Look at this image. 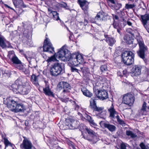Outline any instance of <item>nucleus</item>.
<instances>
[{
	"label": "nucleus",
	"mask_w": 149,
	"mask_h": 149,
	"mask_svg": "<svg viewBox=\"0 0 149 149\" xmlns=\"http://www.w3.org/2000/svg\"><path fill=\"white\" fill-rule=\"evenodd\" d=\"M57 59L63 61H70V63L75 66L83 63V59L82 56L77 53H73L71 54L70 52L67 49L63 47L57 53L49 58L47 61L48 62L54 61Z\"/></svg>",
	"instance_id": "1"
},
{
	"label": "nucleus",
	"mask_w": 149,
	"mask_h": 149,
	"mask_svg": "<svg viewBox=\"0 0 149 149\" xmlns=\"http://www.w3.org/2000/svg\"><path fill=\"white\" fill-rule=\"evenodd\" d=\"M12 87L13 91H17V92L22 95L28 94L32 88L29 81L20 79L16 80L15 83L12 85Z\"/></svg>",
	"instance_id": "2"
},
{
	"label": "nucleus",
	"mask_w": 149,
	"mask_h": 149,
	"mask_svg": "<svg viewBox=\"0 0 149 149\" xmlns=\"http://www.w3.org/2000/svg\"><path fill=\"white\" fill-rule=\"evenodd\" d=\"M135 40H136L137 43H134L133 42L131 43L132 44V47L134 48L136 46L137 44H138L139 49L137 51V53L139 57L145 60V55L148 52V48L145 45L143 39L139 33L136 36Z\"/></svg>",
	"instance_id": "3"
},
{
	"label": "nucleus",
	"mask_w": 149,
	"mask_h": 149,
	"mask_svg": "<svg viewBox=\"0 0 149 149\" xmlns=\"http://www.w3.org/2000/svg\"><path fill=\"white\" fill-rule=\"evenodd\" d=\"M6 100L7 107L12 111L17 112L23 111L25 110V107L22 104L18 103L17 102L12 99L7 98Z\"/></svg>",
	"instance_id": "4"
},
{
	"label": "nucleus",
	"mask_w": 149,
	"mask_h": 149,
	"mask_svg": "<svg viewBox=\"0 0 149 149\" xmlns=\"http://www.w3.org/2000/svg\"><path fill=\"white\" fill-rule=\"evenodd\" d=\"M62 64L58 63L52 65L50 68V72L51 76L56 77L63 74L64 72Z\"/></svg>",
	"instance_id": "5"
},
{
	"label": "nucleus",
	"mask_w": 149,
	"mask_h": 149,
	"mask_svg": "<svg viewBox=\"0 0 149 149\" xmlns=\"http://www.w3.org/2000/svg\"><path fill=\"white\" fill-rule=\"evenodd\" d=\"M134 56L131 51H125L121 55L122 61L125 65H130L134 62Z\"/></svg>",
	"instance_id": "6"
},
{
	"label": "nucleus",
	"mask_w": 149,
	"mask_h": 149,
	"mask_svg": "<svg viewBox=\"0 0 149 149\" xmlns=\"http://www.w3.org/2000/svg\"><path fill=\"white\" fill-rule=\"evenodd\" d=\"M66 128L73 130L76 128L79 125V122L72 118L66 119L65 123Z\"/></svg>",
	"instance_id": "7"
},
{
	"label": "nucleus",
	"mask_w": 149,
	"mask_h": 149,
	"mask_svg": "<svg viewBox=\"0 0 149 149\" xmlns=\"http://www.w3.org/2000/svg\"><path fill=\"white\" fill-rule=\"evenodd\" d=\"M47 34L46 35V38L44 40L43 48L44 52H49L50 53L54 52V48L52 46L49 39L47 37Z\"/></svg>",
	"instance_id": "8"
},
{
	"label": "nucleus",
	"mask_w": 149,
	"mask_h": 149,
	"mask_svg": "<svg viewBox=\"0 0 149 149\" xmlns=\"http://www.w3.org/2000/svg\"><path fill=\"white\" fill-rule=\"evenodd\" d=\"M134 101V97L132 95L127 93L123 95L122 99L123 103L131 106L133 104Z\"/></svg>",
	"instance_id": "9"
},
{
	"label": "nucleus",
	"mask_w": 149,
	"mask_h": 149,
	"mask_svg": "<svg viewBox=\"0 0 149 149\" xmlns=\"http://www.w3.org/2000/svg\"><path fill=\"white\" fill-rule=\"evenodd\" d=\"M57 88L59 90L63 89L62 92L65 93L70 92L71 87L68 83L66 82L63 81L59 83L57 86Z\"/></svg>",
	"instance_id": "10"
},
{
	"label": "nucleus",
	"mask_w": 149,
	"mask_h": 149,
	"mask_svg": "<svg viewBox=\"0 0 149 149\" xmlns=\"http://www.w3.org/2000/svg\"><path fill=\"white\" fill-rule=\"evenodd\" d=\"M8 56L10 59L13 64L16 65L21 63V61L14 54V52L13 51L9 52Z\"/></svg>",
	"instance_id": "11"
},
{
	"label": "nucleus",
	"mask_w": 149,
	"mask_h": 149,
	"mask_svg": "<svg viewBox=\"0 0 149 149\" xmlns=\"http://www.w3.org/2000/svg\"><path fill=\"white\" fill-rule=\"evenodd\" d=\"M78 2L80 7L84 11V14L87 15H88L89 3L85 0H78Z\"/></svg>",
	"instance_id": "12"
},
{
	"label": "nucleus",
	"mask_w": 149,
	"mask_h": 149,
	"mask_svg": "<svg viewBox=\"0 0 149 149\" xmlns=\"http://www.w3.org/2000/svg\"><path fill=\"white\" fill-rule=\"evenodd\" d=\"M95 82L96 86L102 88L104 84H106L107 79L105 77L97 76L95 79Z\"/></svg>",
	"instance_id": "13"
},
{
	"label": "nucleus",
	"mask_w": 149,
	"mask_h": 149,
	"mask_svg": "<svg viewBox=\"0 0 149 149\" xmlns=\"http://www.w3.org/2000/svg\"><path fill=\"white\" fill-rule=\"evenodd\" d=\"M22 149H36L34 146H33L31 142L27 139H24L22 143L20 145Z\"/></svg>",
	"instance_id": "14"
},
{
	"label": "nucleus",
	"mask_w": 149,
	"mask_h": 149,
	"mask_svg": "<svg viewBox=\"0 0 149 149\" xmlns=\"http://www.w3.org/2000/svg\"><path fill=\"white\" fill-rule=\"evenodd\" d=\"M96 95L97 98L102 100L106 99L108 97V93L104 90L98 91Z\"/></svg>",
	"instance_id": "15"
},
{
	"label": "nucleus",
	"mask_w": 149,
	"mask_h": 149,
	"mask_svg": "<svg viewBox=\"0 0 149 149\" xmlns=\"http://www.w3.org/2000/svg\"><path fill=\"white\" fill-rule=\"evenodd\" d=\"M141 67L138 65L134 66L131 71L132 76H137L140 74L141 72Z\"/></svg>",
	"instance_id": "16"
},
{
	"label": "nucleus",
	"mask_w": 149,
	"mask_h": 149,
	"mask_svg": "<svg viewBox=\"0 0 149 149\" xmlns=\"http://www.w3.org/2000/svg\"><path fill=\"white\" fill-rule=\"evenodd\" d=\"M0 46L2 48L11 47V46L9 45V43L6 41L3 36L0 34Z\"/></svg>",
	"instance_id": "17"
},
{
	"label": "nucleus",
	"mask_w": 149,
	"mask_h": 149,
	"mask_svg": "<svg viewBox=\"0 0 149 149\" xmlns=\"http://www.w3.org/2000/svg\"><path fill=\"white\" fill-rule=\"evenodd\" d=\"M100 124L101 126L107 128L111 132H113L116 130V127L114 125L106 123L103 121H100Z\"/></svg>",
	"instance_id": "18"
},
{
	"label": "nucleus",
	"mask_w": 149,
	"mask_h": 149,
	"mask_svg": "<svg viewBox=\"0 0 149 149\" xmlns=\"http://www.w3.org/2000/svg\"><path fill=\"white\" fill-rule=\"evenodd\" d=\"M83 137L85 139L87 140L92 144L96 143L98 140L96 135H88L86 136L83 135Z\"/></svg>",
	"instance_id": "19"
},
{
	"label": "nucleus",
	"mask_w": 149,
	"mask_h": 149,
	"mask_svg": "<svg viewBox=\"0 0 149 149\" xmlns=\"http://www.w3.org/2000/svg\"><path fill=\"white\" fill-rule=\"evenodd\" d=\"M108 111L109 114V116L112 118H115L117 115H118V113L114 109L113 104L108 109Z\"/></svg>",
	"instance_id": "20"
},
{
	"label": "nucleus",
	"mask_w": 149,
	"mask_h": 149,
	"mask_svg": "<svg viewBox=\"0 0 149 149\" xmlns=\"http://www.w3.org/2000/svg\"><path fill=\"white\" fill-rule=\"evenodd\" d=\"M104 18V14L102 12H100L98 13L95 18L91 20V22L93 23H95L96 21H103Z\"/></svg>",
	"instance_id": "21"
},
{
	"label": "nucleus",
	"mask_w": 149,
	"mask_h": 149,
	"mask_svg": "<svg viewBox=\"0 0 149 149\" xmlns=\"http://www.w3.org/2000/svg\"><path fill=\"white\" fill-rule=\"evenodd\" d=\"M44 93L47 95L54 97V95L50 89L49 86L48 84H46L45 86L43 88Z\"/></svg>",
	"instance_id": "22"
},
{
	"label": "nucleus",
	"mask_w": 149,
	"mask_h": 149,
	"mask_svg": "<svg viewBox=\"0 0 149 149\" xmlns=\"http://www.w3.org/2000/svg\"><path fill=\"white\" fill-rule=\"evenodd\" d=\"M39 76H36L33 74L31 76L30 81L35 86L38 87L39 86L38 82V77Z\"/></svg>",
	"instance_id": "23"
},
{
	"label": "nucleus",
	"mask_w": 149,
	"mask_h": 149,
	"mask_svg": "<svg viewBox=\"0 0 149 149\" xmlns=\"http://www.w3.org/2000/svg\"><path fill=\"white\" fill-rule=\"evenodd\" d=\"M141 20L142 24L147 23L149 22V14L146 13L145 15H141Z\"/></svg>",
	"instance_id": "24"
},
{
	"label": "nucleus",
	"mask_w": 149,
	"mask_h": 149,
	"mask_svg": "<svg viewBox=\"0 0 149 149\" xmlns=\"http://www.w3.org/2000/svg\"><path fill=\"white\" fill-rule=\"evenodd\" d=\"M81 91L83 94L87 97H91L93 95V93L85 87L81 88Z\"/></svg>",
	"instance_id": "25"
},
{
	"label": "nucleus",
	"mask_w": 149,
	"mask_h": 149,
	"mask_svg": "<svg viewBox=\"0 0 149 149\" xmlns=\"http://www.w3.org/2000/svg\"><path fill=\"white\" fill-rule=\"evenodd\" d=\"M107 112L105 110H103L96 115L98 118L105 119L106 118Z\"/></svg>",
	"instance_id": "26"
},
{
	"label": "nucleus",
	"mask_w": 149,
	"mask_h": 149,
	"mask_svg": "<svg viewBox=\"0 0 149 149\" xmlns=\"http://www.w3.org/2000/svg\"><path fill=\"white\" fill-rule=\"evenodd\" d=\"M146 106V103L144 102L141 108V112L143 115H146L147 114L146 108L147 107Z\"/></svg>",
	"instance_id": "27"
},
{
	"label": "nucleus",
	"mask_w": 149,
	"mask_h": 149,
	"mask_svg": "<svg viewBox=\"0 0 149 149\" xmlns=\"http://www.w3.org/2000/svg\"><path fill=\"white\" fill-rule=\"evenodd\" d=\"M106 41L108 43L109 46H112L115 42L116 40L113 38L107 37L106 38Z\"/></svg>",
	"instance_id": "28"
},
{
	"label": "nucleus",
	"mask_w": 149,
	"mask_h": 149,
	"mask_svg": "<svg viewBox=\"0 0 149 149\" xmlns=\"http://www.w3.org/2000/svg\"><path fill=\"white\" fill-rule=\"evenodd\" d=\"M96 97H93L90 100V105L91 108L93 109L95 107L97 106V104L95 100Z\"/></svg>",
	"instance_id": "29"
},
{
	"label": "nucleus",
	"mask_w": 149,
	"mask_h": 149,
	"mask_svg": "<svg viewBox=\"0 0 149 149\" xmlns=\"http://www.w3.org/2000/svg\"><path fill=\"white\" fill-rule=\"evenodd\" d=\"M104 109V108L103 107H99L97 106L93 109V113L96 116L97 113H98Z\"/></svg>",
	"instance_id": "30"
},
{
	"label": "nucleus",
	"mask_w": 149,
	"mask_h": 149,
	"mask_svg": "<svg viewBox=\"0 0 149 149\" xmlns=\"http://www.w3.org/2000/svg\"><path fill=\"white\" fill-rule=\"evenodd\" d=\"M124 40L127 43L129 44L132 43L134 40L132 39L130 36L128 35L125 36L124 37Z\"/></svg>",
	"instance_id": "31"
},
{
	"label": "nucleus",
	"mask_w": 149,
	"mask_h": 149,
	"mask_svg": "<svg viewBox=\"0 0 149 149\" xmlns=\"http://www.w3.org/2000/svg\"><path fill=\"white\" fill-rule=\"evenodd\" d=\"M132 29L131 28H128L127 30V32L131 34L132 36H134V33H136L137 32V29L136 28H134L132 26Z\"/></svg>",
	"instance_id": "32"
},
{
	"label": "nucleus",
	"mask_w": 149,
	"mask_h": 149,
	"mask_svg": "<svg viewBox=\"0 0 149 149\" xmlns=\"http://www.w3.org/2000/svg\"><path fill=\"white\" fill-rule=\"evenodd\" d=\"M86 118L87 120L90 123V124L91 125H92L94 126H96L97 125V124L94 122V120L90 116L87 115L86 116Z\"/></svg>",
	"instance_id": "33"
},
{
	"label": "nucleus",
	"mask_w": 149,
	"mask_h": 149,
	"mask_svg": "<svg viewBox=\"0 0 149 149\" xmlns=\"http://www.w3.org/2000/svg\"><path fill=\"white\" fill-rule=\"evenodd\" d=\"M126 134L127 135L130 136L131 138H134L136 137L137 135L134 133L133 132L130 130H126Z\"/></svg>",
	"instance_id": "34"
},
{
	"label": "nucleus",
	"mask_w": 149,
	"mask_h": 149,
	"mask_svg": "<svg viewBox=\"0 0 149 149\" xmlns=\"http://www.w3.org/2000/svg\"><path fill=\"white\" fill-rule=\"evenodd\" d=\"M112 3L113 4V6L115 9L116 10H119L122 6V4L117 2H116L114 1V3Z\"/></svg>",
	"instance_id": "35"
},
{
	"label": "nucleus",
	"mask_w": 149,
	"mask_h": 149,
	"mask_svg": "<svg viewBox=\"0 0 149 149\" xmlns=\"http://www.w3.org/2000/svg\"><path fill=\"white\" fill-rule=\"evenodd\" d=\"M53 18L54 20H58L59 19L58 13L56 11L53 12Z\"/></svg>",
	"instance_id": "36"
},
{
	"label": "nucleus",
	"mask_w": 149,
	"mask_h": 149,
	"mask_svg": "<svg viewBox=\"0 0 149 149\" xmlns=\"http://www.w3.org/2000/svg\"><path fill=\"white\" fill-rule=\"evenodd\" d=\"M86 130L88 134L89 135H96L94 131L88 127H86Z\"/></svg>",
	"instance_id": "37"
},
{
	"label": "nucleus",
	"mask_w": 149,
	"mask_h": 149,
	"mask_svg": "<svg viewBox=\"0 0 149 149\" xmlns=\"http://www.w3.org/2000/svg\"><path fill=\"white\" fill-rule=\"evenodd\" d=\"M16 67L17 69L19 70L22 71H24L25 68L24 65L22 64V62L21 64L17 65Z\"/></svg>",
	"instance_id": "38"
},
{
	"label": "nucleus",
	"mask_w": 149,
	"mask_h": 149,
	"mask_svg": "<svg viewBox=\"0 0 149 149\" xmlns=\"http://www.w3.org/2000/svg\"><path fill=\"white\" fill-rule=\"evenodd\" d=\"M116 118L117 119V120L119 123L122 125H124L125 123L124 121L121 120L119 118V116L118 115H117V116H116Z\"/></svg>",
	"instance_id": "39"
},
{
	"label": "nucleus",
	"mask_w": 149,
	"mask_h": 149,
	"mask_svg": "<svg viewBox=\"0 0 149 149\" xmlns=\"http://www.w3.org/2000/svg\"><path fill=\"white\" fill-rule=\"evenodd\" d=\"M135 6L134 4H125V8L126 9H130L133 8Z\"/></svg>",
	"instance_id": "40"
},
{
	"label": "nucleus",
	"mask_w": 149,
	"mask_h": 149,
	"mask_svg": "<svg viewBox=\"0 0 149 149\" xmlns=\"http://www.w3.org/2000/svg\"><path fill=\"white\" fill-rule=\"evenodd\" d=\"M31 39V36H29L27 42V44L30 46H32L33 45V42Z\"/></svg>",
	"instance_id": "41"
},
{
	"label": "nucleus",
	"mask_w": 149,
	"mask_h": 149,
	"mask_svg": "<svg viewBox=\"0 0 149 149\" xmlns=\"http://www.w3.org/2000/svg\"><path fill=\"white\" fill-rule=\"evenodd\" d=\"M71 70L72 72H77L79 74V72H80V70H79L78 69L75 67H71Z\"/></svg>",
	"instance_id": "42"
},
{
	"label": "nucleus",
	"mask_w": 149,
	"mask_h": 149,
	"mask_svg": "<svg viewBox=\"0 0 149 149\" xmlns=\"http://www.w3.org/2000/svg\"><path fill=\"white\" fill-rule=\"evenodd\" d=\"M100 70L102 72L107 71V66L105 65H102L100 67Z\"/></svg>",
	"instance_id": "43"
},
{
	"label": "nucleus",
	"mask_w": 149,
	"mask_h": 149,
	"mask_svg": "<svg viewBox=\"0 0 149 149\" xmlns=\"http://www.w3.org/2000/svg\"><path fill=\"white\" fill-rule=\"evenodd\" d=\"M143 24L147 31L149 33V22H148L147 23H145V24Z\"/></svg>",
	"instance_id": "44"
},
{
	"label": "nucleus",
	"mask_w": 149,
	"mask_h": 149,
	"mask_svg": "<svg viewBox=\"0 0 149 149\" xmlns=\"http://www.w3.org/2000/svg\"><path fill=\"white\" fill-rule=\"evenodd\" d=\"M27 35H28V38H29V36H31V33H29L28 32V31L27 30H26L25 31H24L23 32V35L24 36H27ZM27 38H28V37H27Z\"/></svg>",
	"instance_id": "45"
},
{
	"label": "nucleus",
	"mask_w": 149,
	"mask_h": 149,
	"mask_svg": "<svg viewBox=\"0 0 149 149\" xmlns=\"http://www.w3.org/2000/svg\"><path fill=\"white\" fill-rule=\"evenodd\" d=\"M133 21V20L132 19H128L127 21L126 22V21H125V22H127V24L129 26H132V22Z\"/></svg>",
	"instance_id": "46"
},
{
	"label": "nucleus",
	"mask_w": 149,
	"mask_h": 149,
	"mask_svg": "<svg viewBox=\"0 0 149 149\" xmlns=\"http://www.w3.org/2000/svg\"><path fill=\"white\" fill-rule=\"evenodd\" d=\"M127 144H126L124 143H122L120 145V149H127Z\"/></svg>",
	"instance_id": "47"
},
{
	"label": "nucleus",
	"mask_w": 149,
	"mask_h": 149,
	"mask_svg": "<svg viewBox=\"0 0 149 149\" xmlns=\"http://www.w3.org/2000/svg\"><path fill=\"white\" fill-rule=\"evenodd\" d=\"M22 72H24L25 74L27 75H29L30 73V71L28 69L25 68V67L24 68V71H22Z\"/></svg>",
	"instance_id": "48"
},
{
	"label": "nucleus",
	"mask_w": 149,
	"mask_h": 149,
	"mask_svg": "<svg viewBox=\"0 0 149 149\" xmlns=\"http://www.w3.org/2000/svg\"><path fill=\"white\" fill-rule=\"evenodd\" d=\"M113 27L115 29L118 28L119 27L118 24L117 23V22L115 21H114V22L113 24Z\"/></svg>",
	"instance_id": "49"
},
{
	"label": "nucleus",
	"mask_w": 149,
	"mask_h": 149,
	"mask_svg": "<svg viewBox=\"0 0 149 149\" xmlns=\"http://www.w3.org/2000/svg\"><path fill=\"white\" fill-rule=\"evenodd\" d=\"M74 107L75 110L78 111L79 108V107L78 105L76 104V102H75L74 105Z\"/></svg>",
	"instance_id": "50"
},
{
	"label": "nucleus",
	"mask_w": 149,
	"mask_h": 149,
	"mask_svg": "<svg viewBox=\"0 0 149 149\" xmlns=\"http://www.w3.org/2000/svg\"><path fill=\"white\" fill-rule=\"evenodd\" d=\"M24 56L25 57V58H26L27 60L28 61L29 64H31V58L30 57H28L25 54H24Z\"/></svg>",
	"instance_id": "51"
},
{
	"label": "nucleus",
	"mask_w": 149,
	"mask_h": 149,
	"mask_svg": "<svg viewBox=\"0 0 149 149\" xmlns=\"http://www.w3.org/2000/svg\"><path fill=\"white\" fill-rule=\"evenodd\" d=\"M4 143L5 144V146H8L10 144V143L7 139H5Z\"/></svg>",
	"instance_id": "52"
},
{
	"label": "nucleus",
	"mask_w": 149,
	"mask_h": 149,
	"mask_svg": "<svg viewBox=\"0 0 149 149\" xmlns=\"http://www.w3.org/2000/svg\"><path fill=\"white\" fill-rule=\"evenodd\" d=\"M140 146L142 149H146L145 146L143 143H142L140 144Z\"/></svg>",
	"instance_id": "53"
},
{
	"label": "nucleus",
	"mask_w": 149,
	"mask_h": 149,
	"mask_svg": "<svg viewBox=\"0 0 149 149\" xmlns=\"http://www.w3.org/2000/svg\"><path fill=\"white\" fill-rule=\"evenodd\" d=\"M113 19L114 21L115 19L117 20L118 19V17L116 15H114L113 16Z\"/></svg>",
	"instance_id": "54"
},
{
	"label": "nucleus",
	"mask_w": 149,
	"mask_h": 149,
	"mask_svg": "<svg viewBox=\"0 0 149 149\" xmlns=\"http://www.w3.org/2000/svg\"><path fill=\"white\" fill-rule=\"evenodd\" d=\"M48 11L49 12H50V13H51L52 14H53V12H55V11H53L51 9H50V8H48Z\"/></svg>",
	"instance_id": "55"
},
{
	"label": "nucleus",
	"mask_w": 149,
	"mask_h": 149,
	"mask_svg": "<svg viewBox=\"0 0 149 149\" xmlns=\"http://www.w3.org/2000/svg\"><path fill=\"white\" fill-rule=\"evenodd\" d=\"M88 23V21L86 19H84V24L85 25H86L87 24V23Z\"/></svg>",
	"instance_id": "56"
},
{
	"label": "nucleus",
	"mask_w": 149,
	"mask_h": 149,
	"mask_svg": "<svg viewBox=\"0 0 149 149\" xmlns=\"http://www.w3.org/2000/svg\"><path fill=\"white\" fill-rule=\"evenodd\" d=\"M67 4L65 3H64L62 5V7L65 8L67 7Z\"/></svg>",
	"instance_id": "57"
},
{
	"label": "nucleus",
	"mask_w": 149,
	"mask_h": 149,
	"mask_svg": "<svg viewBox=\"0 0 149 149\" xmlns=\"http://www.w3.org/2000/svg\"><path fill=\"white\" fill-rule=\"evenodd\" d=\"M117 31L120 34V28L119 27L118 28H116Z\"/></svg>",
	"instance_id": "58"
},
{
	"label": "nucleus",
	"mask_w": 149,
	"mask_h": 149,
	"mask_svg": "<svg viewBox=\"0 0 149 149\" xmlns=\"http://www.w3.org/2000/svg\"><path fill=\"white\" fill-rule=\"evenodd\" d=\"M28 122L27 120H26L25 122V125L26 126H27L28 125Z\"/></svg>",
	"instance_id": "59"
},
{
	"label": "nucleus",
	"mask_w": 149,
	"mask_h": 149,
	"mask_svg": "<svg viewBox=\"0 0 149 149\" xmlns=\"http://www.w3.org/2000/svg\"><path fill=\"white\" fill-rule=\"evenodd\" d=\"M107 1H109L111 3H114V0H107Z\"/></svg>",
	"instance_id": "60"
},
{
	"label": "nucleus",
	"mask_w": 149,
	"mask_h": 149,
	"mask_svg": "<svg viewBox=\"0 0 149 149\" xmlns=\"http://www.w3.org/2000/svg\"><path fill=\"white\" fill-rule=\"evenodd\" d=\"M126 70H124L123 71V75H125V74H126Z\"/></svg>",
	"instance_id": "61"
},
{
	"label": "nucleus",
	"mask_w": 149,
	"mask_h": 149,
	"mask_svg": "<svg viewBox=\"0 0 149 149\" xmlns=\"http://www.w3.org/2000/svg\"><path fill=\"white\" fill-rule=\"evenodd\" d=\"M65 8L66 9H68V10H70L69 7L68 6H67V7H65Z\"/></svg>",
	"instance_id": "62"
},
{
	"label": "nucleus",
	"mask_w": 149,
	"mask_h": 149,
	"mask_svg": "<svg viewBox=\"0 0 149 149\" xmlns=\"http://www.w3.org/2000/svg\"><path fill=\"white\" fill-rule=\"evenodd\" d=\"M5 7H7L8 8H11L9 6H8V5L7 4H5Z\"/></svg>",
	"instance_id": "63"
},
{
	"label": "nucleus",
	"mask_w": 149,
	"mask_h": 149,
	"mask_svg": "<svg viewBox=\"0 0 149 149\" xmlns=\"http://www.w3.org/2000/svg\"><path fill=\"white\" fill-rule=\"evenodd\" d=\"M120 72H118L117 74H118V75H119L120 76H121V75L120 74Z\"/></svg>",
	"instance_id": "64"
}]
</instances>
